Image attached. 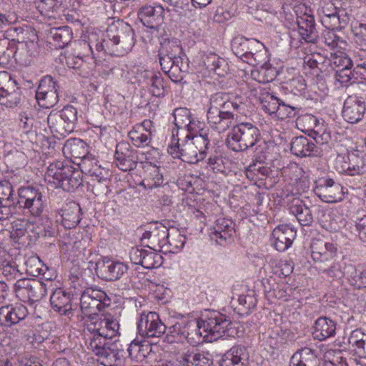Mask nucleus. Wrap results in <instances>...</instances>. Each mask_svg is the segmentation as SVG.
<instances>
[{
    "label": "nucleus",
    "instance_id": "13d9d810",
    "mask_svg": "<svg viewBox=\"0 0 366 366\" xmlns=\"http://www.w3.org/2000/svg\"><path fill=\"white\" fill-rule=\"evenodd\" d=\"M324 267V268H320L318 270L327 277L332 279H340L343 277L344 273L342 270L340 262L336 261L335 259Z\"/></svg>",
    "mask_w": 366,
    "mask_h": 366
},
{
    "label": "nucleus",
    "instance_id": "79ce46f5",
    "mask_svg": "<svg viewBox=\"0 0 366 366\" xmlns=\"http://www.w3.org/2000/svg\"><path fill=\"white\" fill-rule=\"evenodd\" d=\"M92 177L93 182V188L101 190L102 192H107L108 190V184L109 179L108 178L109 172L100 165H94V168L89 174Z\"/></svg>",
    "mask_w": 366,
    "mask_h": 366
},
{
    "label": "nucleus",
    "instance_id": "4be33fe9",
    "mask_svg": "<svg viewBox=\"0 0 366 366\" xmlns=\"http://www.w3.org/2000/svg\"><path fill=\"white\" fill-rule=\"evenodd\" d=\"M21 99V90L17 82L9 77V81L0 86V104L8 108L17 107L20 105Z\"/></svg>",
    "mask_w": 366,
    "mask_h": 366
},
{
    "label": "nucleus",
    "instance_id": "ea45409f",
    "mask_svg": "<svg viewBox=\"0 0 366 366\" xmlns=\"http://www.w3.org/2000/svg\"><path fill=\"white\" fill-rule=\"evenodd\" d=\"M142 76L146 79V84L150 86V92L153 96L157 97H164V79L160 74H156L150 71H144Z\"/></svg>",
    "mask_w": 366,
    "mask_h": 366
},
{
    "label": "nucleus",
    "instance_id": "8fccbe9b",
    "mask_svg": "<svg viewBox=\"0 0 366 366\" xmlns=\"http://www.w3.org/2000/svg\"><path fill=\"white\" fill-rule=\"evenodd\" d=\"M150 134L151 132H149V134L142 132V127L135 126L133 129L128 133V137L135 147H143L149 144L151 140L149 137Z\"/></svg>",
    "mask_w": 366,
    "mask_h": 366
},
{
    "label": "nucleus",
    "instance_id": "e433bc0d",
    "mask_svg": "<svg viewBox=\"0 0 366 366\" xmlns=\"http://www.w3.org/2000/svg\"><path fill=\"white\" fill-rule=\"evenodd\" d=\"M163 175L160 168L151 163L145 166V176L141 184L145 188L152 189L163 184Z\"/></svg>",
    "mask_w": 366,
    "mask_h": 366
},
{
    "label": "nucleus",
    "instance_id": "774afa93",
    "mask_svg": "<svg viewBox=\"0 0 366 366\" xmlns=\"http://www.w3.org/2000/svg\"><path fill=\"white\" fill-rule=\"evenodd\" d=\"M345 172L349 176H357L358 182L360 183V175L366 172V157H362L355 165L348 167Z\"/></svg>",
    "mask_w": 366,
    "mask_h": 366
},
{
    "label": "nucleus",
    "instance_id": "09e8293b",
    "mask_svg": "<svg viewBox=\"0 0 366 366\" xmlns=\"http://www.w3.org/2000/svg\"><path fill=\"white\" fill-rule=\"evenodd\" d=\"M174 124L178 128H185L187 131L192 129L191 112L186 108H177L173 112Z\"/></svg>",
    "mask_w": 366,
    "mask_h": 366
},
{
    "label": "nucleus",
    "instance_id": "f704fd0d",
    "mask_svg": "<svg viewBox=\"0 0 366 366\" xmlns=\"http://www.w3.org/2000/svg\"><path fill=\"white\" fill-rule=\"evenodd\" d=\"M229 98V94L226 92H217L210 97L209 106L207 113V118L210 126L216 122L220 110L227 102Z\"/></svg>",
    "mask_w": 366,
    "mask_h": 366
},
{
    "label": "nucleus",
    "instance_id": "2eb2a0df",
    "mask_svg": "<svg viewBox=\"0 0 366 366\" xmlns=\"http://www.w3.org/2000/svg\"><path fill=\"white\" fill-rule=\"evenodd\" d=\"M164 9L160 6H145L140 9L138 16L141 22L148 30L147 33H150L152 37H158L159 30L164 21Z\"/></svg>",
    "mask_w": 366,
    "mask_h": 366
},
{
    "label": "nucleus",
    "instance_id": "680f3d73",
    "mask_svg": "<svg viewBox=\"0 0 366 366\" xmlns=\"http://www.w3.org/2000/svg\"><path fill=\"white\" fill-rule=\"evenodd\" d=\"M59 85L54 78L50 75H46L41 79L37 87L36 94L51 92L54 90H59Z\"/></svg>",
    "mask_w": 366,
    "mask_h": 366
},
{
    "label": "nucleus",
    "instance_id": "5fc2aeb1",
    "mask_svg": "<svg viewBox=\"0 0 366 366\" xmlns=\"http://www.w3.org/2000/svg\"><path fill=\"white\" fill-rule=\"evenodd\" d=\"M36 99L40 107L44 108H51L59 102V93L57 90L51 92L36 94Z\"/></svg>",
    "mask_w": 366,
    "mask_h": 366
},
{
    "label": "nucleus",
    "instance_id": "1a4fd4ad",
    "mask_svg": "<svg viewBox=\"0 0 366 366\" xmlns=\"http://www.w3.org/2000/svg\"><path fill=\"white\" fill-rule=\"evenodd\" d=\"M77 119L76 109L72 105H66L60 111H51L47 122L54 136L65 137L74 130Z\"/></svg>",
    "mask_w": 366,
    "mask_h": 366
},
{
    "label": "nucleus",
    "instance_id": "393cba45",
    "mask_svg": "<svg viewBox=\"0 0 366 366\" xmlns=\"http://www.w3.org/2000/svg\"><path fill=\"white\" fill-rule=\"evenodd\" d=\"M182 362L185 366H212L213 357L208 351L192 347L182 353Z\"/></svg>",
    "mask_w": 366,
    "mask_h": 366
},
{
    "label": "nucleus",
    "instance_id": "de8ad7c7",
    "mask_svg": "<svg viewBox=\"0 0 366 366\" xmlns=\"http://www.w3.org/2000/svg\"><path fill=\"white\" fill-rule=\"evenodd\" d=\"M98 325L102 328V332L104 337L109 339L116 336L119 329V322L110 315L105 316L104 319H100Z\"/></svg>",
    "mask_w": 366,
    "mask_h": 366
},
{
    "label": "nucleus",
    "instance_id": "5701e85b",
    "mask_svg": "<svg viewBox=\"0 0 366 366\" xmlns=\"http://www.w3.org/2000/svg\"><path fill=\"white\" fill-rule=\"evenodd\" d=\"M366 111V103L358 98L350 97L344 103L342 117L351 124H355L362 119Z\"/></svg>",
    "mask_w": 366,
    "mask_h": 366
},
{
    "label": "nucleus",
    "instance_id": "4d7b16f0",
    "mask_svg": "<svg viewBox=\"0 0 366 366\" xmlns=\"http://www.w3.org/2000/svg\"><path fill=\"white\" fill-rule=\"evenodd\" d=\"M269 58L268 57V60L265 61L264 63H256L254 65H259V69L258 70V73L259 76H262V79L259 80V81L262 82H270L273 81L277 76V70L276 68L272 66L270 64H269Z\"/></svg>",
    "mask_w": 366,
    "mask_h": 366
},
{
    "label": "nucleus",
    "instance_id": "6e6552de",
    "mask_svg": "<svg viewBox=\"0 0 366 366\" xmlns=\"http://www.w3.org/2000/svg\"><path fill=\"white\" fill-rule=\"evenodd\" d=\"M107 35L112 44V48L109 49L110 55L124 56L135 44L134 31L128 24L111 26L107 30Z\"/></svg>",
    "mask_w": 366,
    "mask_h": 366
},
{
    "label": "nucleus",
    "instance_id": "e2e57ef3",
    "mask_svg": "<svg viewBox=\"0 0 366 366\" xmlns=\"http://www.w3.org/2000/svg\"><path fill=\"white\" fill-rule=\"evenodd\" d=\"M326 60V57L320 53H312L305 56L304 64L312 69H319L322 70L320 66L322 65Z\"/></svg>",
    "mask_w": 366,
    "mask_h": 366
},
{
    "label": "nucleus",
    "instance_id": "2f4dec72",
    "mask_svg": "<svg viewBox=\"0 0 366 366\" xmlns=\"http://www.w3.org/2000/svg\"><path fill=\"white\" fill-rule=\"evenodd\" d=\"M158 234L163 237V246L167 247V251L172 253H176L181 249L185 243V237L174 230L172 233L169 232V229L164 226L157 227Z\"/></svg>",
    "mask_w": 366,
    "mask_h": 366
},
{
    "label": "nucleus",
    "instance_id": "473e14b6",
    "mask_svg": "<svg viewBox=\"0 0 366 366\" xmlns=\"http://www.w3.org/2000/svg\"><path fill=\"white\" fill-rule=\"evenodd\" d=\"M313 328L312 337L319 341H324L336 333L335 322L326 317H319L315 322Z\"/></svg>",
    "mask_w": 366,
    "mask_h": 366
},
{
    "label": "nucleus",
    "instance_id": "603ef678",
    "mask_svg": "<svg viewBox=\"0 0 366 366\" xmlns=\"http://www.w3.org/2000/svg\"><path fill=\"white\" fill-rule=\"evenodd\" d=\"M17 197H15L14 188L12 184L6 179L0 181V201L6 204L16 203Z\"/></svg>",
    "mask_w": 366,
    "mask_h": 366
},
{
    "label": "nucleus",
    "instance_id": "c85d7f7f",
    "mask_svg": "<svg viewBox=\"0 0 366 366\" xmlns=\"http://www.w3.org/2000/svg\"><path fill=\"white\" fill-rule=\"evenodd\" d=\"M50 303L53 309L61 315L71 318L72 306L71 295L61 289H56L50 297Z\"/></svg>",
    "mask_w": 366,
    "mask_h": 366
},
{
    "label": "nucleus",
    "instance_id": "9d476101",
    "mask_svg": "<svg viewBox=\"0 0 366 366\" xmlns=\"http://www.w3.org/2000/svg\"><path fill=\"white\" fill-rule=\"evenodd\" d=\"M110 305L111 299L105 292L99 289L87 288L81 295V310L89 320L97 319L98 313Z\"/></svg>",
    "mask_w": 366,
    "mask_h": 366
},
{
    "label": "nucleus",
    "instance_id": "f257e3e1",
    "mask_svg": "<svg viewBox=\"0 0 366 366\" xmlns=\"http://www.w3.org/2000/svg\"><path fill=\"white\" fill-rule=\"evenodd\" d=\"M230 319L218 312H214L201 322L187 320L185 340L192 345L203 340L212 342L224 336H234L236 333Z\"/></svg>",
    "mask_w": 366,
    "mask_h": 366
},
{
    "label": "nucleus",
    "instance_id": "69168bd1",
    "mask_svg": "<svg viewBox=\"0 0 366 366\" xmlns=\"http://www.w3.org/2000/svg\"><path fill=\"white\" fill-rule=\"evenodd\" d=\"M252 148H254L253 162H259L261 164L264 162L267 157V144L260 137V141L258 142Z\"/></svg>",
    "mask_w": 366,
    "mask_h": 366
},
{
    "label": "nucleus",
    "instance_id": "4c0bfd02",
    "mask_svg": "<svg viewBox=\"0 0 366 366\" xmlns=\"http://www.w3.org/2000/svg\"><path fill=\"white\" fill-rule=\"evenodd\" d=\"M203 63L209 71H213L219 76H224L227 73V61L214 53L206 55L204 57Z\"/></svg>",
    "mask_w": 366,
    "mask_h": 366
},
{
    "label": "nucleus",
    "instance_id": "412c9836",
    "mask_svg": "<svg viewBox=\"0 0 366 366\" xmlns=\"http://www.w3.org/2000/svg\"><path fill=\"white\" fill-rule=\"evenodd\" d=\"M234 224L228 219L220 218L216 220L214 227L210 228L209 237L217 244L224 245L230 242L234 233Z\"/></svg>",
    "mask_w": 366,
    "mask_h": 366
},
{
    "label": "nucleus",
    "instance_id": "c9c22d12",
    "mask_svg": "<svg viewBox=\"0 0 366 366\" xmlns=\"http://www.w3.org/2000/svg\"><path fill=\"white\" fill-rule=\"evenodd\" d=\"M48 38L54 41L56 48L63 49L71 41L72 31L67 26L53 27L49 29Z\"/></svg>",
    "mask_w": 366,
    "mask_h": 366
},
{
    "label": "nucleus",
    "instance_id": "a19ab883",
    "mask_svg": "<svg viewBox=\"0 0 366 366\" xmlns=\"http://www.w3.org/2000/svg\"><path fill=\"white\" fill-rule=\"evenodd\" d=\"M187 320H181L167 327L164 341L168 343L183 342L185 340Z\"/></svg>",
    "mask_w": 366,
    "mask_h": 366
},
{
    "label": "nucleus",
    "instance_id": "20e7f679",
    "mask_svg": "<svg viewBox=\"0 0 366 366\" xmlns=\"http://www.w3.org/2000/svg\"><path fill=\"white\" fill-rule=\"evenodd\" d=\"M231 48L233 53L242 61L254 65L268 60V50L264 44L256 39L237 36L232 39Z\"/></svg>",
    "mask_w": 366,
    "mask_h": 366
},
{
    "label": "nucleus",
    "instance_id": "6ab92c4d",
    "mask_svg": "<svg viewBox=\"0 0 366 366\" xmlns=\"http://www.w3.org/2000/svg\"><path fill=\"white\" fill-rule=\"evenodd\" d=\"M114 157L117 166L124 172L133 170L137 166V151L127 142H122L117 144Z\"/></svg>",
    "mask_w": 366,
    "mask_h": 366
},
{
    "label": "nucleus",
    "instance_id": "4468645a",
    "mask_svg": "<svg viewBox=\"0 0 366 366\" xmlns=\"http://www.w3.org/2000/svg\"><path fill=\"white\" fill-rule=\"evenodd\" d=\"M314 192L322 201L327 203L340 202L348 194L347 189L327 177L320 178L318 180L314 188Z\"/></svg>",
    "mask_w": 366,
    "mask_h": 366
},
{
    "label": "nucleus",
    "instance_id": "3c124183",
    "mask_svg": "<svg viewBox=\"0 0 366 366\" xmlns=\"http://www.w3.org/2000/svg\"><path fill=\"white\" fill-rule=\"evenodd\" d=\"M162 256L155 250L149 248L144 250V259L141 265L146 269H153L162 265Z\"/></svg>",
    "mask_w": 366,
    "mask_h": 366
},
{
    "label": "nucleus",
    "instance_id": "c756f323",
    "mask_svg": "<svg viewBox=\"0 0 366 366\" xmlns=\"http://www.w3.org/2000/svg\"><path fill=\"white\" fill-rule=\"evenodd\" d=\"M297 24L300 36L306 42L315 43L317 41L318 34L312 15L305 13L302 16H297Z\"/></svg>",
    "mask_w": 366,
    "mask_h": 366
},
{
    "label": "nucleus",
    "instance_id": "dca6fc26",
    "mask_svg": "<svg viewBox=\"0 0 366 366\" xmlns=\"http://www.w3.org/2000/svg\"><path fill=\"white\" fill-rule=\"evenodd\" d=\"M337 246L320 239H315L311 243V257L318 269L324 268L337 257Z\"/></svg>",
    "mask_w": 366,
    "mask_h": 366
},
{
    "label": "nucleus",
    "instance_id": "bb28decb",
    "mask_svg": "<svg viewBox=\"0 0 366 366\" xmlns=\"http://www.w3.org/2000/svg\"><path fill=\"white\" fill-rule=\"evenodd\" d=\"M28 315L26 306L21 304L8 305L0 308V321L10 326L24 320Z\"/></svg>",
    "mask_w": 366,
    "mask_h": 366
},
{
    "label": "nucleus",
    "instance_id": "0e129e2a",
    "mask_svg": "<svg viewBox=\"0 0 366 366\" xmlns=\"http://www.w3.org/2000/svg\"><path fill=\"white\" fill-rule=\"evenodd\" d=\"M28 222H29L20 219L12 222V230L11 232V238L16 239L24 237L26 232Z\"/></svg>",
    "mask_w": 366,
    "mask_h": 366
},
{
    "label": "nucleus",
    "instance_id": "bf43d9fd",
    "mask_svg": "<svg viewBox=\"0 0 366 366\" xmlns=\"http://www.w3.org/2000/svg\"><path fill=\"white\" fill-rule=\"evenodd\" d=\"M122 351L112 349L111 347L107 350L105 355L101 358L100 363L104 366L117 365L122 361Z\"/></svg>",
    "mask_w": 366,
    "mask_h": 366
},
{
    "label": "nucleus",
    "instance_id": "58836bf2",
    "mask_svg": "<svg viewBox=\"0 0 366 366\" xmlns=\"http://www.w3.org/2000/svg\"><path fill=\"white\" fill-rule=\"evenodd\" d=\"M64 152L69 153L71 157L81 161L89 154L88 145L80 139H71L66 142L64 147Z\"/></svg>",
    "mask_w": 366,
    "mask_h": 366
},
{
    "label": "nucleus",
    "instance_id": "37998d69",
    "mask_svg": "<svg viewBox=\"0 0 366 366\" xmlns=\"http://www.w3.org/2000/svg\"><path fill=\"white\" fill-rule=\"evenodd\" d=\"M349 344L354 347L356 354L360 357L366 358V335L360 330H353L349 337Z\"/></svg>",
    "mask_w": 366,
    "mask_h": 366
},
{
    "label": "nucleus",
    "instance_id": "f3484780",
    "mask_svg": "<svg viewBox=\"0 0 366 366\" xmlns=\"http://www.w3.org/2000/svg\"><path fill=\"white\" fill-rule=\"evenodd\" d=\"M244 111V106L241 102L231 101L230 97L220 110L217 119L213 122L212 127L218 132L227 131L232 124L233 120Z\"/></svg>",
    "mask_w": 366,
    "mask_h": 366
},
{
    "label": "nucleus",
    "instance_id": "f03ea898",
    "mask_svg": "<svg viewBox=\"0 0 366 366\" xmlns=\"http://www.w3.org/2000/svg\"><path fill=\"white\" fill-rule=\"evenodd\" d=\"M210 139L208 131L202 129L198 134H187L182 142L172 134L167 152L174 158L181 159L189 164H197L204 160L209 152Z\"/></svg>",
    "mask_w": 366,
    "mask_h": 366
},
{
    "label": "nucleus",
    "instance_id": "6e6d98bb",
    "mask_svg": "<svg viewBox=\"0 0 366 366\" xmlns=\"http://www.w3.org/2000/svg\"><path fill=\"white\" fill-rule=\"evenodd\" d=\"M280 101V99L269 93L260 98L262 109L269 114L277 113Z\"/></svg>",
    "mask_w": 366,
    "mask_h": 366
},
{
    "label": "nucleus",
    "instance_id": "7ed1b4c3",
    "mask_svg": "<svg viewBox=\"0 0 366 366\" xmlns=\"http://www.w3.org/2000/svg\"><path fill=\"white\" fill-rule=\"evenodd\" d=\"M182 47L176 41L164 40L159 49V61L162 71L174 82L183 79L182 73L189 67L188 59L181 54Z\"/></svg>",
    "mask_w": 366,
    "mask_h": 366
},
{
    "label": "nucleus",
    "instance_id": "864d4df0",
    "mask_svg": "<svg viewBox=\"0 0 366 366\" xmlns=\"http://www.w3.org/2000/svg\"><path fill=\"white\" fill-rule=\"evenodd\" d=\"M59 244L62 249L66 251L73 250L79 248L81 241L71 231H66L59 240Z\"/></svg>",
    "mask_w": 366,
    "mask_h": 366
},
{
    "label": "nucleus",
    "instance_id": "cd10ccee",
    "mask_svg": "<svg viewBox=\"0 0 366 366\" xmlns=\"http://www.w3.org/2000/svg\"><path fill=\"white\" fill-rule=\"evenodd\" d=\"M290 150L292 154L300 157L318 156L320 154L318 147L304 136L296 137L292 139Z\"/></svg>",
    "mask_w": 366,
    "mask_h": 366
},
{
    "label": "nucleus",
    "instance_id": "9b49d317",
    "mask_svg": "<svg viewBox=\"0 0 366 366\" xmlns=\"http://www.w3.org/2000/svg\"><path fill=\"white\" fill-rule=\"evenodd\" d=\"M29 45L26 43L20 44L18 46L16 41L8 38L0 36V65L2 67H7L11 64L13 59L22 64H28L30 59L28 58L31 54L24 55V51L29 52Z\"/></svg>",
    "mask_w": 366,
    "mask_h": 366
},
{
    "label": "nucleus",
    "instance_id": "a211bd4d",
    "mask_svg": "<svg viewBox=\"0 0 366 366\" xmlns=\"http://www.w3.org/2000/svg\"><path fill=\"white\" fill-rule=\"evenodd\" d=\"M127 270L128 267L124 263L109 259H104L96 264L98 277L106 281L118 280L127 274Z\"/></svg>",
    "mask_w": 366,
    "mask_h": 366
},
{
    "label": "nucleus",
    "instance_id": "7c9ffc66",
    "mask_svg": "<svg viewBox=\"0 0 366 366\" xmlns=\"http://www.w3.org/2000/svg\"><path fill=\"white\" fill-rule=\"evenodd\" d=\"M249 354L242 345L233 346L222 357L219 366H247Z\"/></svg>",
    "mask_w": 366,
    "mask_h": 366
},
{
    "label": "nucleus",
    "instance_id": "aec40b11",
    "mask_svg": "<svg viewBox=\"0 0 366 366\" xmlns=\"http://www.w3.org/2000/svg\"><path fill=\"white\" fill-rule=\"evenodd\" d=\"M321 353L309 347L297 350L291 357L290 366H323Z\"/></svg>",
    "mask_w": 366,
    "mask_h": 366
},
{
    "label": "nucleus",
    "instance_id": "a878e982",
    "mask_svg": "<svg viewBox=\"0 0 366 366\" xmlns=\"http://www.w3.org/2000/svg\"><path fill=\"white\" fill-rule=\"evenodd\" d=\"M61 216V223L65 229L74 228L81 219V208L75 202H69L58 210Z\"/></svg>",
    "mask_w": 366,
    "mask_h": 366
},
{
    "label": "nucleus",
    "instance_id": "423d86ee",
    "mask_svg": "<svg viewBox=\"0 0 366 366\" xmlns=\"http://www.w3.org/2000/svg\"><path fill=\"white\" fill-rule=\"evenodd\" d=\"M49 183L64 191L73 192L82 184L81 172L71 165H64L61 162L51 163L46 172Z\"/></svg>",
    "mask_w": 366,
    "mask_h": 366
},
{
    "label": "nucleus",
    "instance_id": "ddd939ff",
    "mask_svg": "<svg viewBox=\"0 0 366 366\" xmlns=\"http://www.w3.org/2000/svg\"><path fill=\"white\" fill-rule=\"evenodd\" d=\"M139 334L143 337L159 338L166 334L167 326L155 312H142L137 322Z\"/></svg>",
    "mask_w": 366,
    "mask_h": 366
},
{
    "label": "nucleus",
    "instance_id": "f8f14e48",
    "mask_svg": "<svg viewBox=\"0 0 366 366\" xmlns=\"http://www.w3.org/2000/svg\"><path fill=\"white\" fill-rule=\"evenodd\" d=\"M16 297L23 302L41 300L47 292L46 285L34 279H20L14 284Z\"/></svg>",
    "mask_w": 366,
    "mask_h": 366
},
{
    "label": "nucleus",
    "instance_id": "39448f33",
    "mask_svg": "<svg viewBox=\"0 0 366 366\" xmlns=\"http://www.w3.org/2000/svg\"><path fill=\"white\" fill-rule=\"evenodd\" d=\"M260 131L253 124L241 122L234 125L226 139L227 147L236 152H242L252 148L260 141Z\"/></svg>",
    "mask_w": 366,
    "mask_h": 366
},
{
    "label": "nucleus",
    "instance_id": "338daca9",
    "mask_svg": "<svg viewBox=\"0 0 366 366\" xmlns=\"http://www.w3.org/2000/svg\"><path fill=\"white\" fill-rule=\"evenodd\" d=\"M326 362L330 366H347L346 359L342 356L340 350H329L325 354Z\"/></svg>",
    "mask_w": 366,
    "mask_h": 366
},
{
    "label": "nucleus",
    "instance_id": "0eeeda50",
    "mask_svg": "<svg viewBox=\"0 0 366 366\" xmlns=\"http://www.w3.org/2000/svg\"><path fill=\"white\" fill-rule=\"evenodd\" d=\"M16 205L22 209L28 221L41 217L47 207L46 201L39 188L33 186L21 187L18 189Z\"/></svg>",
    "mask_w": 366,
    "mask_h": 366
},
{
    "label": "nucleus",
    "instance_id": "a18cd8bd",
    "mask_svg": "<svg viewBox=\"0 0 366 366\" xmlns=\"http://www.w3.org/2000/svg\"><path fill=\"white\" fill-rule=\"evenodd\" d=\"M109 339V337H104L102 332L96 334L90 337L89 348L100 359L105 355L110 347L109 342H107Z\"/></svg>",
    "mask_w": 366,
    "mask_h": 366
},
{
    "label": "nucleus",
    "instance_id": "052dcab7",
    "mask_svg": "<svg viewBox=\"0 0 366 366\" xmlns=\"http://www.w3.org/2000/svg\"><path fill=\"white\" fill-rule=\"evenodd\" d=\"M6 255L5 249L0 245V264H1V269L3 275L6 279L12 280L19 274V270L15 266L12 265L9 262H5L4 257Z\"/></svg>",
    "mask_w": 366,
    "mask_h": 366
},
{
    "label": "nucleus",
    "instance_id": "72a5a7b5",
    "mask_svg": "<svg viewBox=\"0 0 366 366\" xmlns=\"http://www.w3.org/2000/svg\"><path fill=\"white\" fill-rule=\"evenodd\" d=\"M290 211L295 215L299 223L302 226H310L313 222V216L310 207L300 198L292 199Z\"/></svg>",
    "mask_w": 366,
    "mask_h": 366
},
{
    "label": "nucleus",
    "instance_id": "c03bdc74",
    "mask_svg": "<svg viewBox=\"0 0 366 366\" xmlns=\"http://www.w3.org/2000/svg\"><path fill=\"white\" fill-rule=\"evenodd\" d=\"M152 350L150 344L146 341L134 340L128 347V352L131 358L142 360L148 356Z\"/></svg>",
    "mask_w": 366,
    "mask_h": 366
},
{
    "label": "nucleus",
    "instance_id": "49530a36",
    "mask_svg": "<svg viewBox=\"0 0 366 366\" xmlns=\"http://www.w3.org/2000/svg\"><path fill=\"white\" fill-rule=\"evenodd\" d=\"M272 173L269 167L260 166L259 162H252L245 170L248 179L254 181H262L269 177Z\"/></svg>",
    "mask_w": 366,
    "mask_h": 366
},
{
    "label": "nucleus",
    "instance_id": "b1692460",
    "mask_svg": "<svg viewBox=\"0 0 366 366\" xmlns=\"http://www.w3.org/2000/svg\"><path fill=\"white\" fill-rule=\"evenodd\" d=\"M274 247L280 251L287 250L292 244L296 237V231L288 225H280L272 232Z\"/></svg>",
    "mask_w": 366,
    "mask_h": 366
}]
</instances>
